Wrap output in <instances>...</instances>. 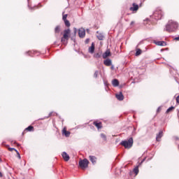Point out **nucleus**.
Here are the masks:
<instances>
[{"label": "nucleus", "instance_id": "nucleus-38", "mask_svg": "<svg viewBox=\"0 0 179 179\" xmlns=\"http://www.w3.org/2000/svg\"><path fill=\"white\" fill-rule=\"evenodd\" d=\"M131 26H132V24H135V22L132 21L131 23H130Z\"/></svg>", "mask_w": 179, "mask_h": 179}, {"label": "nucleus", "instance_id": "nucleus-9", "mask_svg": "<svg viewBox=\"0 0 179 179\" xmlns=\"http://www.w3.org/2000/svg\"><path fill=\"white\" fill-rule=\"evenodd\" d=\"M116 99L119 100L120 101H122L124 100V94H122V92H120L119 94H116Z\"/></svg>", "mask_w": 179, "mask_h": 179}, {"label": "nucleus", "instance_id": "nucleus-26", "mask_svg": "<svg viewBox=\"0 0 179 179\" xmlns=\"http://www.w3.org/2000/svg\"><path fill=\"white\" fill-rule=\"evenodd\" d=\"M172 110H174V107H173V106H171L170 108H169L166 110V113H170V111H172Z\"/></svg>", "mask_w": 179, "mask_h": 179}, {"label": "nucleus", "instance_id": "nucleus-18", "mask_svg": "<svg viewBox=\"0 0 179 179\" xmlns=\"http://www.w3.org/2000/svg\"><path fill=\"white\" fill-rule=\"evenodd\" d=\"M110 50H106L102 55L103 58L104 59H106V58H107V57H110Z\"/></svg>", "mask_w": 179, "mask_h": 179}, {"label": "nucleus", "instance_id": "nucleus-23", "mask_svg": "<svg viewBox=\"0 0 179 179\" xmlns=\"http://www.w3.org/2000/svg\"><path fill=\"white\" fill-rule=\"evenodd\" d=\"M64 24L66 27H69L71 26V22H69V20H64Z\"/></svg>", "mask_w": 179, "mask_h": 179}, {"label": "nucleus", "instance_id": "nucleus-35", "mask_svg": "<svg viewBox=\"0 0 179 179\" xmlns=\"http://www.w3.org/2000/svg\"><path fill=\"white\" fill-rule=\"evenodd\" d=\"M17 155L18 159H20V153H19V151H17Z\"/></svg>", "mask_w": 179, "mask_h": 179}, {"label": "nucleus", "instance_id": "nucleus-2", "mask_svg": "<svg viewBox=\"0 0 179 179\" xmlns=\"http://www.w3.org/2000/svg\"><path fill=\"white\" fill-rule=\"evenodd\" d=\"M120 145L124 146L125 149H131V146L134 145V138L130 137L128 140H124L121 141Z\"/></svg>", "mask_w": 179, "mask_h": 179}, {"label": "nucleus", "instance_id": "nucleus-22", "mask_svg": "<svg viewBox=\"0 0 179 179\" xmlns=\"http://www.w3.org/2000/svg\"><path fill=\"white\" fill-rule=\"evenodd\" d=\"M33 129H34V127H33V126H29L28 127H27L25 129V131H28L29 132H31V131H33Z\"/></svg>", "mask_w": 179, "mask_h": 179}, {"label": "nucleus", "instance_id": "nucleus-19", "mask_svg": "<svg viewBox=\"0 0 179 179\" xmlns=\"http://www.w3.org/2000/svg\"><path fill=\"white\" fill-rule=\"evenodd\" d=\"M96 159L97 158H96V157H94L93 155L90 156V162H92V164H94V163H96Z\"/></svg>", "mask_w": 179, "mask_h": 179}, {"label": "nucleus", "instance_id": "nucleus-20", "mask_svg": "<svg viewBox=\"0 0 179 179\" xmlns=\"http://www.w3.org/2000/svg\"><path fill=\"white\" fill-rule=\"evenodd\" d=\"M59 31H61V27L59 25H57L55 28V33L56 34H59Z\"/></svg>", "mask_w": 179, "mask_h": 179}, {"label": "nucleus", "instance_id": "nucleus-8", "mask_svg": "<svg viewBox=\"0 0 179 179\" xmlns=\"http://www.w3.org/2000/svg\"><path fill=\"white\" fill-rule=\"evenodd\" d=\"M62 156L65 162H69V155L66 153V152H63Z\"/></svg>", "mask_w": 179, "mask_h": 179}, {"label": "nucleus", "instance_id": "nucleus-36", "mask_svg": "<svg viewBox=\"0 0 179 179\" xmlns=\"http://www.w3.org/2000/svg\"><path fill=\"white\" fill-rule=\"evenodd\" d=\"M89 41H90V39L87 38V39L85 40V43H86V44H87V43H89Z\"/></svg>", "mask_w": 179, "mask_h": 179}, {"label": "nucleus", "instance_id": "nucleus-24", "mask_svg": "<svg viewBox=\"0 0 179 179\" xmlns=\"http://www.w3.org/2000/svg\"><path fill=\"white\" fill-rule=\"evenodd\" d=\"M142 54V50L141 49H137L136 52V57H138Z\"/></svg>", "mask_w": 179, "mask_h": 179}, {"label": "nucleus", "instance_id": "nucleus-43", "mask_svg": "<svg viewBox=\"0 0 179 179\" xmlns=\"http://www.w3.org/2000/svg\"><path fill=\"white\" fill-rule=\"evenodd\" d=\"M0 162H1V159H0Z\"/></svg>", "mask_w": 179, "mask_h": 179}, {"label": "nucleus", "instance_id": "nucleus-5", "mask_svg": "<svg viewBox=\"0 0 179 179\" xmlns=\"http://www.w3.org/2000/svg\"><path fill=\"white\" fill-rule=\"evenodd\" d=\"M79 166L81 169H87L89 166V160L87 159H80L79 161Z\"/></svg>", "mask_w": 179, "mask_h": 179}, {"label": "nucleus", "instance_id": "nucleus-30", "mask_svg": "<svg viewBox=\"0 0 179 179\" xmlns=\"http://www.w3.org/2000/svg\"><path fill=\"white\" fill-rule=\"evenodd\" d=\"M66 17H68V14L63 15V17H62L63 21L66 20Z\"/></svg>", "mask_w": 179, "mask_h": 179}, {"label": "nucleus", "instance_id": "nucleus-32", "mask_svg": "<svg viewBox=\"0 0 179 179\" xmlns=\"http://www.w3.org/2000/svg\"><path fill=\"white\" fill-rule=\"evenodd\" d=\"M99 75V71H95V73H94V76L95 77V78H97V76Z\"/></svg>", "mask_w": 179, "mask_h": 179}, {"label": "nucleus", "instance_id": "nucleus-11", "mask_svg": "<svg viewBox=\"0 0 179 179\" xmlns=\"http://www.w3.org/2000/svg\"><path fill=\"white\" fill-rule=\"evenodd\" d=\"M163 137V131H160L158 134H157L156 136V141L157 142H159L160 139Z\"/></svg>", "mask_w": 179, "mask_h": 179}, {"label": "nucleus", "instance_id": "nucleus-39", "mask_svg": "<svg viewBox=\"0 0 179 179\" xmlns=\"http://www.w3.org/2000/svg\"><path fill=\"white\" fill-rule=\"evenodd\" d=\"M157 113H159V111H160V107H159L157 110Z\"/></svg>", "mask_w": 179, "mask_h": 179}, {"label": "nucleus", "instance_id": "nucleus-21", "mask_svg": "<svg viewBox=\"0 0 179 179\" xmlns=\"http://www.w3.org/2000/svg\"><path fill=\"white\" fill-rule=\"evenodd\" d=\"M139 165H138L137 166H136L134 169L133 171L134 173L136 174V176H138V173H139Z\"/></svg>", "mask_w": 179, "mask_h": 179}, {"label": "nucleus", "instance_id": "nucleus-7", "mask_svg": "<svg viewBox=\"0 0 179 179\" xmlns=\"http://www.w3.org/2000/svg\"><path fill=\"white\" fill-rule=\"evenodd\" d=\"M133 7H131L129 9L130 10H131V12H136L138 10V9H139V6H138V4L134 3L132 4Z\"/></svg>", "mask_w": 179, "mask_h": 179}, {"label": "nucleus", "instance_id": "nucleus-13", "mask_svg": "<svg viewBox=\"0 0 179 179\" xmlns=\"http://www.w3.org/2000/svg\"><path fill=\"white\" fill-rule=\"evenodd\" d=\"M112 85L114 87H117L120 86V82L118 81V80L114 79L112 81Z\"/></svg>", "mask_w": 179, "mask_h": 179}, {"label": "nucleus", "instance_id": "nucleus-10", "mask_svg": "<svg viewBox=\"0 0 179 179\" xmlns=\"http://www.w3.org/2000/svg\"><path fill=\"white\" fill-rule=\"evenodd\" d=\"M154 43H155V44H156V45H159L161 47H164L165 45H166V42H164V41H155Z\"/></svg>", "mask_w": 179, "mask_h": 179}, {"label": "nucleus", "instance_id": "nucleus-1", "mask_svg": "<svg viewBox=\"0 0 179 179\" xmlns=\"http://www.w3.org/2000/svg\"><path fill=\"white\" fill-rule=\"evenodd\" d=\"M178 29V22L171 20L166 24L165 31H168V33H173L174 31H177Z\"/></svg>", "mask_w": 179, "mask_h": 179}, {"label": "nucleus", "instance_id": "nucleus-16", "mask_svg": "<svg viewBox=\"0 0 179 179\" xmlns=\"http://www.w3.org/2000/svg\"><path fill=\"white\" fill-rule=\"evenodd\" d=\"M63 134L64 135V136H66V138H69V136L71 135V132L66 131V129H63Z\"/></svg>", "mask_w": 179, "mask_h": 179}, {"label": "nucleus", "instance_id": "nucleus-40", "mask_svg": "<svg viewBox=\"0 0 179 179\" xmlns=\"http://www.w3.org/2000/svg\"><path fill=\"white\" fill-rule=\"evenodd\" d=\"M0 177H3V175L2 174L1 172H0Z\"/></svg>", "mask_w": 179, "mask_h": 179}, {"label": "nucleus", "instance_id": "nucleus-17", "mask_svg": "<svg viewBox=\"0 0 179 179\" xmlns=\"http://www.w3.org/2000/svg\"><path fill=\"white\" fill-rule=\"evenodd\" d=\"M93 125H95L98 129H101V122H94Z\"/></svg>", "mask_w": 179, "mask_h": 179}, {"label": "nucleus", "instance_id": "nucleus-15", "mask_svg": "<svg viewBox=\"0 0 179 179\" xmlns=\"http://www.w3.org/2000/svg\"><path fill=\"white\" fill-rule=\"evenodd\" d=\"M103 64L104 65H106V66H111V59H106V60L103 61Z\"/></svg>", "mask_w": 179, "mask_h": 179}, {"label": "nucleus", "instance_id": "nucleus-34", "mask_svg": "<svg viewBox=\"0 0 179 179\" xmlns=\"http://www.w3.org/2000/svg\"><path fill=\"white\" fill-rule=\"evenodd\" d=\"M37 6H34V7H29V9L33 10V9H37Z\"/></svg>", "mask_w": 179, "mask_h": 179}, {"label": "nucleus", "instance_id": "nucleus-3", "mask_svg": "<svg viewBox=\"0 0 179 179\" xmlns=\"http://www.w3.org/2000/svg\"><path fill=\"white\" fill-rule=\"evenodd\" d=\"M152 17L155 19V20H160L162 17H163V11L162 10H156L152 15Z\"/></svg>", "mask_w": 179, "mask_h": 179}, {"label": "nucleus", "instance_id": "nucleus-31", "mask_svg": "<svg viewBox=\"0 0 179 179\" xmlns=\"http://www.w3.org/2000/svg\"><path fill=\"white\" fill-rule=\"evenodd\" d=\"M146 160V158H144L139 164L138 166H141L142 163H143V162H145Z\"/></svg>", "mask_w": 179, "mask_h": 179}, {"label": "nucleus", "instance_id": "nucleus-37", "mask_svg": "<svg viewBox=\"0 0 179 179\" xmlns=\"http://www.w3.org/2000/svg\"><path fill=\"white\" fill-rule=\"evenodd\" d=\"M174 40H176V41H179V36L176 37V38H174Z\"/></svg>", "mask_w": 179, "mask_h": 179}, {"label": "nucleus", "instance_id": "nucleus-42", "mask_svg": "<svg viewBox=\"0 0 179 179\" xmlns=\"http://www.w3.org/2000/svg\"><path fill=\"white\" fill-rule=\"evenodd\" d=\"M176 141H178V137H176Z\"/></svg>", "mask_w": 179, "mask_h": 179}, {"label": "nucleus", "instance_id": "nucleus-28", "mask_svg": "<svg viewBox=\"0 0 179 179\" xmlns=\"http://www.w3.org/2000/svg\"><path fill=\"white\" fill-rule=\"evenodd\" d=\"M27 54H29V55H30L31 57H33L32 54H36V52L29 51V52H27Z\"/></svg>", "mask_w": 179, "mask_h": 179}, {"label": "nucleus", "instance_id": "nucleus-29", "mask_svg": "<svg viewBox=\"0 0 179 179\" xmlns=\"http://www.w3.org/2000/svg\"><path fill=\"white\" fill-rule=\"evenodd\" d=\"M8 150L10 152H12V150H15V152H16V153H17V150L13 148H8Z\"/></svg>", "mask_w": 179, "mask_h": 179}, {"label": "nucleus", "instance_id": "nucleus-6", "mask_svg": "<svg viewBox=\"0 0 179 179\" xmlns=\"http://www.w3.org/2000/svg\"><path fill=\"white\" fill-rule=\"evenodd\" d=\"M78 35L80 38H83L85 36H86V31L85 30L84 28H80L78 29Z\"/></svg>", "mask_w": 179, "mask_h": 179}, {"label": "nucleus", "instance_id": "nucleus-33", "mask_svg": "<svg viewBox=\"0 0 179 179\" xmlns=\"http://www.w3.org/2000/svg\"><path fill=\"white\" fill-rule=\"evenodd\" d=\"M76 33H78V29L74 28V36H76Z\"/></svg>", "mask_w": 179, "mask_h": 179}, {"label": "nucleus", "instance_id": "nucleus-12", "mask_svg": "<svg viewBox=\"0 0 179 179\" xmlns=\"http://www.w3.org/2000/svg\"><path fill=\"white\" fill-rule=\"evenodd\" d=\"M96 37L99 40L102 41L104 40V35L102 33H99V31H96Z\"/></svg>", "mask_w": 179, "mask_h": 179}, {"label": "nucleus", "instance_id": "nucleus-14", "mask_svg": "<svg viewBox=\"0 0 179 179\" xmlns=\"http://www.w3.org/2000/svg\"><path fill=\"white\" fill-rule=\"evenodd\" d=\"M88 52H90V54L94 52V43H92L91 47L89 48Z\"/></svg>", "mask_w": 179, "mask_h": 179}, {"label": "nucleus", "instance_id": "nucleus-25", "mask_svg": "<svg viewBox=\"0 0 179 179\" xmlns=\"http://www.w3.org/2000/svg\"><path fill=\"white\" fill-rule=\"evenodd\" d=\"M100 57H101V55H100V53H96L95 55H94V58H100Z\"/></svg>", "mask_w": 179, "mask_h": 179}, {"label": "nucleus", "instance_id": "nucleus-41", "mask_svg": "<svg viewBox=\"0 0 179 179\" xmlns=\"http://www.w3.org/2000/svg\"><path fill=\"white\" fill-rule=\"evenodd\" d=\"M51 115H52V113H49V117H51Z\"/></svg>", "mask_w": 179, "mask_h": 179}, {"label": "nucleus", "instance_id": "nucleus-27", "mask_svg": "<svg viewBox=\"0 0 179 179\" xmlns=\"http://www.w3.org/2000/svg\"><path fill=\"white\" fill-rule=\"evenodd\" d=\"M101 138H102V139H103V141L107 140V137L106 136V135L104 134H101Z\"/></svg>", "mask_w": 179, "mask_h": 179}, {"label": "nucleus", "instance_id": "nucleus-4", "mask_svg": "<svg viewBox=\"0 0 179 179\" xmlns=\"http://www.w3.org/2000/svg\"><path fill=\"white\" fill-rule=\"evenodd\" d=\"M69 34H71V29H67L64 31V35L61 39L62 43H65V40H66V41L69 40Z\"/></svg>", "mask_w": 179, "mask_h": 179}]
</instances>
